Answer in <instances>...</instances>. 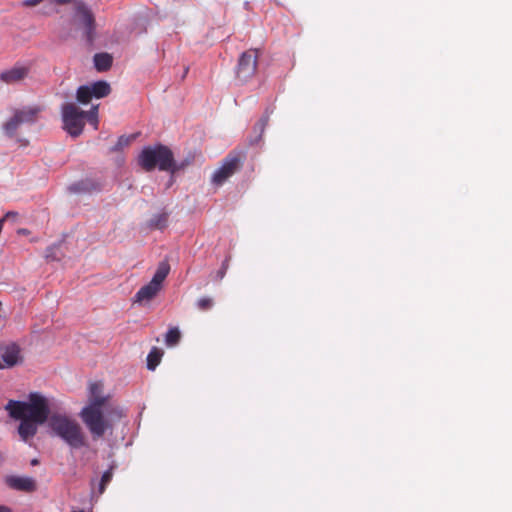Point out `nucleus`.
I'll return each mask as SVG.
<instances>
[{
	"mask_svg": "<svg viewBox=\"0 0 512 512\" xmlns=\"http://www.w3.org/2000/svg\"><path fill=\"white\" fill-rule=\"evenodd\" d=\"M109 396L103 395V384L93 382L89 386V403L79 413L83 423L91 433L93 439L104 436L107 430H112L113 421L124 416L119 407L107 405Z\"/></svg>",
	"mask_w": 512,
	"mask_h": 512,
	"instance_id": "1",
	"label": "nucleus"
},
{
	"mask_svg": "<svg viewBox=\"0 0 512 512\" xmlns=\"http://www.w3.org/2000/svg\"><path fill=\"white\" fill-rule=\"evenodd\" d=\"M12 419L20 420L18 426L19 436L27 441L36 435L38 425L49 423L50 413L48 399L38 392H32L28 401L9 400L5 406Z\"/></svg>",
	"mask_w": 512,
	"mask_h": 512,
	"instance_id": "2",
	"label": "nucleus"
},
{
	"mask_svg": "<svg viewBox=\"0 0 512 512\" xmlns=\"http://www.w3.org/2000/svg\"><path fill=\"white\" fill-rule=\"evenodd\" d=\"M49 428L73 449L87 446V439L80 424L65 413H52Z\"/></svg>",
	"mask_w": 512,
	"mask_h": 512,
	"instance_id": "3",
	"label": "nucleus"
},
{
	"mask_svg": "<svg viewBox=\"0 0 512 512\" xmlns=\"http://www.w3.org/2000/svg\"><path fill=\"white\" fill-rule=\"evenodd\" d=\"M138 164L146 172L155 168L171 173L178 170L173 152L169 147L162 144L145 147L138 156Z\"/></svg>",
	"mask_w": 512,
	"mask_h": 512,
	"instance_id": "4",
	"label": "nucleus"
},
{
	"mask_svg": "<svg viewBox=\"0 0 512 512\" xmlns=\"http://www.w3.org/2000/svg\"><path fill=\"white\" fill-rule=\"evenodd\" d=\"M246 159L243 150H232L222 160L221 165L211 176V183L217 187L222 186L235 173L241 170Z\"/></svg>",
	"mask_w": 512,
	"mask_h": 512,
	"instance_id": "5",
	"label": "nucleus"
},
{
	"mask_svg": "<svg viewBox=\"0 0 512 512\" xmlns=\"http://www.w3.org/2000/svg\"><path fill=\"white\" fill-rule=\"evenodd\" d=\"M39 112L40 109L33 106L13 109L12 116L2 126L5 135L10 138L15 137L21 126L31 125L37 121Z\"/></svg>",
	"mask_w": 512,
	"mask_h": 512,
	"instance_id": "6",
	"label": "nucleus"
},
{
	"mask_svg": "<svg viewBox=\"0 0 512 512\" xmlns=\"http://www.w3.org/2000/svg\"><path fill=\"white\" fill-rule=\"evenodd\" d=\"M169 271L170 265L166 261L160 262L151 281L137 291L134 301L142 303L152 300L161 290L162 283L168 276Z\"/></svg>",
	"mask_w": 512,
	"mask_h": 512,
	"instance_id": "7",
	"label": "nucleus"
},
{
	"mask_svg": "<svg viewBox=\"0 0 512 512\" xmlns=\"http://www.w3.org/2000/svg\"><path fill=\"white\" fill-rule=\"evenodd\" d=\"M63 129L72 137H78L84 129V111L74 103H65L61 109Z\"/></svg>",
	"mask_w": 512,
	"mask_h": 512,
	"instance_id": "8",
	"label": "nucleus"
},
{
	"mask_svg": "<svg viewBox=\"0 0 512 512\" xmlns=\"http://www.w3.org/2000/svg\"><path fill=\"white\" fill-rule=\"evenodd\" d=\"M258 58V49H249L240 55L236 67V78L241 83L249 81L255 75L258 66Z\"/></svg>",
	"mask_w": 512,
	"mask_h": 512,
	"instance_id": "9",
	"label": "nucleus"
},
{
	"mask_svg": "<svg viewBox=\"0 0 512 512\" xmlns=\"http://www.w3.org/2000/svg\"><path fill=\"white\" fill-rule=\"evenodd\" d=\"M75 19L77 24L83 28L86 41L92 44L96 36V21L91 9L82 2L77 3Z\"/></svg>",
	"mask_w": 512,
	"mask_h": 512,
	"instance_id": "10",
	"label": "nucleus"
},
{
	"mask_svg": "<svg viewBox=\"0 0 512 512\" xmlns=\"http://www.w3.org/2000/svg\"><path fill=\"white\" fill-rule=\"evenodd\" d=\"M6 485L16 491L32 493L37 490V482L29 476L11 475L5 478Z\"/></svg>",
	"mask_w": 512,
	"mask_h": 512,
	"instance_id": "11",
	"label": "nucleus"
},
{
	"mask_svg": "<svg viewBox=\"0 0 512 512\" xmlns=\"http://www.w3.org/2000/svg\"><path fill=\"white\" fill-rule=\"evenodd\" d=\"M20 359V349L16 344L0 346V369L13 367Z\"/></svg>",
	"mask_w": 512,
	"mask_h": 512,
	"instance_id": "12",
	"label": "nucleus"
},
{
	"mask_svg": "<svg viewBox=\"0 0 512 512\" xmlns=\"http://www.w3.org/2000/svg\"><path fill=\"white\" fill-rule=\"evenodd\" d=\"M29 68L25 66H14L0 73V80L6 84H15L27 77Z\"/></svg>",
	"mask_w": 512,
	"mask_h": 512,
	"instance_id": "13",
	"label": "nucleus"
},
{
	"mask_svg": "<svg viewBox=\"0 0 512 512\" xmlns=\"http://www.w3.org/2000/svg\"><path fill=\"white\" fill-rule=\"evenodd\" d=\"M113 59L107 53H97L94 55V64L98 71H107L112 66Z\"/></svg>",
	"mask_w": 512,
	"mask_h": 512,
	"instance_id": "14",
	"label": "nucleus"
},
{
	"mask_svg": "<svg viewBox=\"0 0 512 512\" xmlns=\"http://www.w3.org/2000/svg\"><path fill=\"white\" fill-rule=\"evenodd\" d=\"M92 93L96 98H103L110 94V85L105 81H97L90 85Z\"/></svg>",
	"mask_w": 512,
	"mask_h": 512,
	"instance_id": "15",
	"label": "nucleus"
},
{
	"mask_svg": "<svg viewBox=\"0 0 512 512\" xmlns=\"http://www.w3.org/2000/svg\"><path fill=\"white\" fill-rule=\"evenodd\" d=\"M162 356L163 351L157 347H153L147 356V368L152 371L155 370V368L159 365Z\"/></svg>",
	"mask_w": 512,
	"mask_h": 512,
	"instance_id": "16",
	"label": "nucleus"
},
{
	"mask_svg": "<svg viewBox=\"0 0 512 512\" xmlns=\"http://www.w3.org/2000/svg\"><path fill=\"white\" fill-rule=\"evenodd\" d=\"M116 468V464L113 463L109 469H107L103 474L98 484V493L101 495L105 492L107 485L111 482L114 474V469Z\"/></svg>",
	"mask_w": 512,
	"mask_h": 512,
	"instance_id": "17",
	"label": "nucleus"
},
{
	"mask_svg": "<svg viewBox=\"0 0 512 512\" xmlns=\"http://www.w3.org/2000/svg\"><path fill=\"white\" fill-rule=\"evenodd\" d=\"M94 97L90 85H83L77 89L76 99L81 104H88Z\"/></svg>",
	"mask_w": 512,
	"mask_h": 512,
	"instance_id": "18",
	"label": "nucleus"
},
{
	"mask_svg": "<svg viewBox=\"0 0 512 512\" xmlns=\"http://www.w3.org/2000/svg\"><path fill=\"white\" fill-rule=\"evenodd\" d=\"M181 332L177 327H171L165 335V343L169 347H173L180 342Z\"/></svg>",
	"mask_w": 512,
	"mask_h": 512,
	"instance_id": "19",
	"label": "nucleus"
},
{
	"mask_svg": "<svg viewBox=\"0 0 512 512\" xmlns=\"http://www.w3.org/2000/svg\"><path fill=\"white\" fill-rule=\"evenodd\" d=\"M268 122H269V114L266 111L262 115V117L258 120V122L254 125L253 130L257 134V138H256L255 142H258L259 140H261L262 135L265 131V128H266Z\"/></svg>",
	"mask_w": 512,
	"mask_h": 512,
	"instance_id": "20",
	"label": "nucleus"
},
{
	"mask_svg": "<svg viewBox=\"0 0 512 512\" xmlns=\"http://www.w3.org/2000/svg\"><path fill=\"white\" fill-rule=\"evenodd\" d=\"M98 105H93L89 111H84V121L87 120L95 129L98 128Z\"/></svg>",
	"mask_w": 512,
	"mask_h": 512,
	"instance_id": "21",
	"label": "nucleus"
},
{
	"mask_svg": "<svg viewBox=\"0 0 512 512\" xmlns=\"http://www.w3.org/2000/svg\"><path fill=\"white\" fill-rule=\"evenodd\" d=\"M167 224H168V214L167 213L157 214L150 221V225L156 229H164L167 227Z\"/></svg>",
	"mask_w": 512,
	"mask_h": 512,
	"instance_id": "22",
	"label": "nucleus"
},
{
	"mask_svg": "<svg viewBox=\"0 0 512 512\" xmlns=\"http://www.w3.org/2000/svg\"><path fill=\"white\" fill-rule=\"evenodd\" d=\"M195 305L197 309L200 311H208L213 308L214 300L212 297L208 296L201 297L200 299L197 300Z\"/></svg>",
	"mask_w": 512,
	"mask_h": 512,
	"instance_id": "23",
	"label": "nucleus"
},
{
	"mask_svg": "<svg viewBox=\"0 0 512 512\" xmlns=\"http://www.w3.org/2000/svg\"><path fill=\"white\" fill-rule=\"evenodd\" d=\"M136 138L135 135L125 136L122 135L118 138L116 145L112 148V151H118L123 147L129 146L131 142Z\"/></svg>",
	"mask_w": 512,
	"mask_h": 512,
	"instance_id": "24",
	"label": "nucleus"
},
{
	"mask_svg": "<svg viewBox=\"0 0 512 512\" xmlns=\"http://www.w3.org/2000/svg\"><path fill=\"white\" fill-rule=\"evenodd\" d=\"M228 268V260H225L223 263H222V267L221 269L217 272V276L219 279H223L225 274H226V270Z\"/></svg>",
	"mask_w": 512,
	"mask_h": 512,
	"instance_id": "25",
	"label": "nucleus"
},
{
	"mask_svg": "<svg viewBox=\"0 0 512 512\" xmlns=\"http://www.w3.org/2000/svg\"><path fill=\"white\" fill-rule=\"evenodd\" d=\"M43 1L44 0H24L22 2V5L25 7H34V6L39 5Z\"/></svg>",
	"mask_w": 512,
	"mask_h": 512,
	"instance_id": "26",
	"label": "nucleus"
},
{
	"mask_svg": "<svg viewBox=\"0 0 512 512\" xmlns=\"http://www.w3.org/2000/svg\"><path fill=\"white\" fill-rule=\"evenodd\" d=\"M18 216V213L17 212H14V211H8L3 218H1L0 220H3V223L10 219V218H16Z\"/></svg>",
	"mask_w": 512,
	"mask_h": 512,
	"instance_id": "27",
	"label": "nucleus"
},
{
	"mask_svg": "<svg viewBox=\"0 0 512 512\" xmlns=\"http://www.w3.org/2000/svg\"><path fill=\"white\" fill-rule=\"evenodd\" d=\"M73 0H52V2L56 3V4H59V5H64V4H68L70 2H72Z\"/></svg>",
	"mask_w": 512,
	"mask_h": 512,
	"instance_id": "28",
	"label": "nucleus"
},
{
	"mask_svg": "<svg viewBox=\"0 0 512 512\" xmlns=\"http://www.w3.org/2000/svg\"><path fill=\"white\" fill-rule=\"evenodd\" d=\"M0 512H12L8 506L0 505Z\"/></svg>",
	"mask_w": 512,
	"mask_h": 512,
	"instance_id": "29",
	"label": "nucleus"
},
{
	"mask_svg": "<svg viewBox=\"0 0 512 512\" xmlns=\"http://www.w3.org/2000/svg\"><path fill=\"white\" fill-rule=\"evenodd\" d=\"M38 463H39V462H38V460H37V459H33V460L31 461V464H32V465H37Z\"/></svg>",
	"mask_w": 512,
	"mask_h": 512,
	"instance_id": "30",
	"label": "nucleus"
},
{
	"mask_svg": "<svg viewBox=\"0 0 512 512\" xmlns=\"http://www.w3.org/2000/svg\"><path fill=\"white\" fill-rule=\"evenodd\" d=\"M3 460H4V456H3V454L0 452V463H1V462H3Z\"/></svg>",
	"mask_w": 512,
	"mask_h": 512,
	"instance_id": "31",
	"label": "nucleus"
}]
</instances>
